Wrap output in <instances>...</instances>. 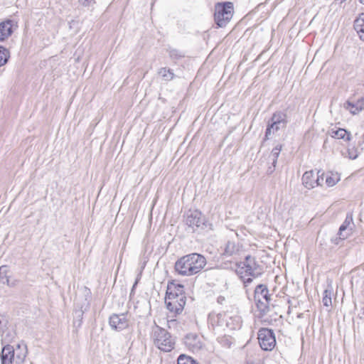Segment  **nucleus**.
I'll list each match as a JSON object with an SVG mask.
<instances>
[{
	"mask_svg": "<svg viewBox=\"0 0 364 364\" xmlns=\"http://www.w3.org/2000/svg\"><path fill=\"white\" fill-rule=\"evenodd\" d=\"M205 257L191 253L179 258L175 263V271L181 276L190 277L199 273L206 265Z\"/></svg>",
	"mask_w": 364,
	"mask_h": 364,
	"instance_id": "nucleus-1",
	"label": "nucleus"
},
{
	"mask_svg": "<svg viewBox=\"0 0 364 364\" xmlns=\"http://www.w3.org/2000/svg\"><path fill=\"white\" fill-rule=\"evenodd\" d=\"M269 290L264 284H259L255 289L254 299L259 311L256 315L258 319H262V316L269 311V304L270 301ZM261 323H269L267 319L261 320Z\"/></svg>",
	"mask_w": 364,
	"mask_h": 364,
	"instance_id": "nucleus-2",
	"label": "nucleus"
},
{
	"mask_svg": "<svg viewBox=\"0 0 364 364\" xmlns=\"http://www.w3.org/2000/svg\"><path fill=\"white\" fill-rule=\"evenodd\" d=\"M152 338L154 345L161 350L170 352L174 348L175 342L170 333L159 326L153 328Z\"/></svg>",
	"mask_w": 364,
	"mask_h": 364,
	"instance_id": "nucleus-3",
	"label": "nucleus"
},
{
	"mask_svg": "<svg viewBox=\"0 0 364 364\" xmlns=\"http://www.w3.org/2000/svg\"><path fill=\"white\" fill-rule=\"evenodd\" d=\"M233 15V4L231 2L218 3L215 6L214 18L218 27H225Z\"/></svg>",
	"mask_w": 364,
	"mask_h": 364,
	"instance_id": "nucleus-4",
	"label": "nucleus"
},
{
	"mask_svg": "<svg viewBox=\"0 0 364 364\" xmlns=\"http://www.w3.org/2000/svg\"><path fill=\"white\" fill-rule=\"evenodd\" d=\"M173 286H168L165 303L167 309L171 312L178 314L182 312L186 304V296L183 294H178V292H173Z\"/></svg>",
	"mask_w": 364,
	"mask_h": 364,
	"instance_id": "nucleus-5",
	"label": "nucleus"
},
{
	"mask_svg": "<svg viewBox=\"0 0 364 364\" xmlns=\"http://www.w3.org/2000/svg\"><path fill=\"white\" fill-rule=\"evenodd\" d=\"M257 339L263 350L270 351L276 346L275 334L272 329L261 328L257 333Z\"/></svg>",
	"mask_w": 364,
	"mask_h": 364,
	"instance_id": "nucleus-6",
	"label": "nucleus"
},
{
	"mask_svg": "<svg viewBox=\"0 0 364 364\" xmlns=\"http://www.w3.org/2000/svg\"><path fill=\"white\" fill-rule=\"evenodd\" d=\"M228 317H229V314L227 312H222L216 314H212L209 316V321L214 328L219 327L223 329L227 328L231 330L237 328V324L228 323Z\"/></svg>",
	"mask_w": 364,
	"mask_h": 364,
	"instance_id": "nucleus-7",
	"label": "nucleus"
},
{
	"mask_svg": "<svg viewBox=\"0 0 364 364\" xmlns=\"http://www.w3.org/2000/svg\"><path fill=\"white\" fill-rule=\"evenodd\" d=\"M186 224L194 232L205 225V220L201 212L194 210H189L186 214Z\"/></svg>",
	"mask_w": 364,
	"mask_h": 364,
	"instance_id": "nucleus-8",
	"label": "nucleus"
},
{
	"mask_svg": "<svg viewBox=\"0 0 364 364\" xmlns=\"http://www.w3.org/2000/svg\"><path fill=\"white\" fill-rule=\"evenodd\" d=\"M271 124L268 126L266 130V137L268 138L272 132H275L280 129L286 127L287 115L283 112H276L271 119Z\"/></svg>",
	"mask_w": 364,
	"mask_h": 364,
	"instance_id": "nucleus-9",
	"label": "nucleus"
},
{
	"mask_svg": "<svg viewBox=\"0 0 364 364\" xmlns=\"http://www.w3.org/2000/svg\"><path fill=\"white\" fill-rule=\"evenodd\" d=\"M250 258V256L247 255L245 257V262H241L236 264L235 272L243 282L245 287H247V284L250 282V266L247 263Z\"/></svg>",
	"mask_w": 364,
	"mask_h": 364,
	"instance_id": "nucleus-10",
	"label": "nucleus"
},
{
	"mask_svg": "<svg viewBox=\"0 0 364 364\" xmlns=\"http://www.w3.org/2000/svg\"><path fill=\"white\" fill-rule=\"evenodd\" d=\"M127 313L121 314H112L109 317V325L112 329L122 331L129 326V321L127 318Z\"/></svg>",
	"mask_w": 364,
	"mask_h": 364,
	"instance_id": "nucleus-11",
	"label": "nucleus"
},
{
	"mask_svg": "<svg viewBox=\"0 0 364 364\" xmlns=\"http://www.w3.org/2000/svg\"><path fill=\"white\" fill-rule=\"evenodd\" d=\"M319 171L315 173L314 171H306L302 176V183L304 186L308 189L314 188L315 186H320Z\"/></svg>",
	"mask_w": 364,
	"mask_h": 364,
	"instance_id": "nucleus-12",
	"label": "nucleus"
},
{
	"mask_svg": "<svg viewBox=\"0 0 364 364\" xmlns=\"http://www.w3.org/2000/svg\"><path fill=\"white\" fill-rule=\"evenodd\" d=\"M354 228L353 215L350 213L347 214L346 218L339 228V238L341 240L346 239L352 234Z\"/></svg>",
	"mask_w": 364,
	"mask_h": 364,
	"instance_id": "nucleus-13",
	"label": "nucleus"
},
{
	"mask_svg": "<svg viewBox=\"0 0 364 364\" xmlns=\"http://www.w3.org/2000/svg\"><path fill=\"white\" fill-rule=\"evenodd\" d=\"M184 343L187 348L193 352L199 351L203 347L200 337L195 333H189L185 337Z\"/></svg>",
	"mask_w": 364,
	"mask_h": 364,
	"instance_id": "nucleus-14",
	"label": "nucleus"
},
{
	"mask_svg": "<svg viewBox=\"0 0 364 364\" xmlns=\"http://www.w3.org/2000/svg\"><path fill=\"white\" fill-rule=\"evenodd\" d=\"M15 350L12 346H5L1 353V364H13L15 363Z\"/></svg>",
	"mask_w": 364,
	"mask_h": 364,
	"instance_id": "nucleus-15",
	"label": "nucleus"
},
{
	"mask_svg": "<svg viewBox=\"0 0 364 364\" xmlns=\"http://www.w3.org/2000/svg\"><path fill=\"white\" fill-rule=\"evenodd\" d=\"M344 108L348 110L352 114H357L364 109V97H362L357 100L355 103L347 101L344 105Z\"/></svg>",
	"mask_w": 364,
	"mask_h": 364,
	"instance_id": "nucleus-16",
	"label": "nucleus"
},
{
	"mask_svg": "<svg viewBox=\"0 0 364 364\" xmlns=\"http://www.w3.org/2000/svg\"><path fill=\"white\" fill-rule=\"evenodd\" d=\"M15 364H23L28 354L27 346L23 342L18 343L15 350Z\"/></svg>",
	"mask_w": 364,
	"mask_h": 364,
	"instance_id": "nucleus-17",
	"label": "nucleus"
},
{
	"mask_svg": "<svg viewBox=\"0 0 364 364\" xmlns=\"http://www.w3.org/2000/svg\"><path fill=\"white\" fill-rule=\"evenodd\" d=\"M12 33V21L11 20H6L0 23V41L8 38Z\"/></svg>",
	"mask_w": 364,
	"mask_h": 364,
	"instance_id": "nucleus-18",
	"label": "nucleus"
},
{
	"mask_svg": "<svg viewBox=\"0 0 364 364\" xmlns=\"http://www.w3.org/2000/svg\"><path fill=\"white\" fill-rule=\"evenodd\" d=\"M354 29L360 36V38L364 41V13H362L354 21Z\"/></svg>",
	"mask_w": 364,
	"mask_h": 364,
	"instance_id": "nucleus-19",
	"label": "nucleus"
},
{
	"mask_svg": "<svg viewBox=\"0 0 364 364\" xmlns=\"http://www.w3.org/2000/svg\"><path fill=\"white\" fill-rule=\"evenodd\" d=\"M282 144H277L272 150L269 159L272 161V164L274 168L276 166V164L277 161V159L279 156V154L282 151Z\"/></svg>",
	"mask_w": 364,
	"mask_h": 364,
	"instance_id": "nucleus-20",
	"label": "nucleus"
},
{
	"mask_svg": "<svg viewBox=\"0 0 364 364\" xmlns=\"http://www.w3.org/2000/svg\"><path fill=\"white\" fill-rule=\"evenodd\" d=\"M237 251V248L235 242H228L225 245L223 255L226 256H232Z\"/></svg>",
	"mask_w": 364,
	"mask_h": 364,
	"instance_id": "nucleus-21",
	"label": "nucleus"
},
{
	"mask_svg": "<svg viewBox=\"0 0 364 364\" xmlns=\"http://www.w3.org/2000/svg\"><path fill=\"white\" fill-rule=\"evenodd\" d=\"M159 74L162 77L163 80L168 81L173 78L174 73L172 70L166 68H162L159 70Z\"/></svg>",
	"mask_w": 364,
	"mask_h": 364,
	"instance_id": "nucleus-22",
	"label": "nucleus"
},
{
	"mask_svg": "<svg viewBox=\"0 0 364 364\" xmlns=\"http://www.w3.org/2000/svg\"><path fill=\"white\" fill-rule=\"evenodd\" d=\"M9 269L7 266L3 265L0 267V282L10 285L9 279L7 275Z\"/></svg>",
	"mask_w": 364,
	"mask_h": 364,
	"instance_id": "nucleus-23",
	"label": "nucleus"
},
{
	"mask_svg": "<svg viewBox=\"0 0 364 364\" xmlns=\"http://www.w3.org/2000/svg\"><path fill=\"white\" fill-rule=\"evenodd\" d=\"M9 58V52L7 49L0 46V67L4 65Z\"/></svg>",
	"mask_w": 364,
	"mask_h": 364,
	"instance_id": "nucleus-24",
	"label": "nucleus"
},
{
	"mask_svg": "<svg viewBox=\"0 0 364 364\" xmlns=\"http://www.w3.org/2000/svg\"><path fill=\"white\" fill-rule=\"evenodd\" d=\"M264 272V267L256 263L252 264V278L260 276Z\"/></svg>",
	"mask_w": 364,
	"mask_h": 364,
	"instance_id": "nucleus-25",
	"label": "nucleus"
},
{
	"mask_svg": "<svg viewBox=\"0 0 364 364\" xmlns=\"http://www.w3.org/2000/svg\"><path fill=\"white\" fill-rule=\"evenodd\" d=\"M337 139H344L346 141H350L352 139V135L350 132H348L345 129L338 128Z\"/></svg>",
	"mask_w": 364,
	"mask_h": 364,
	"instance_id": "nucleus-26",
	"label": "nucleus"
},
{
	"mask_svg": "<svg viewBox=\"0 0 364 364\" xmlns=\"http://www.w3.org/2000/svg\"><path fill=\"white\" fill-rule=\"evenodd\" d=\"M178 364H198L191 357L181 355L178 358Z\"/></svg>",
	"mask_w": 364,
	"mask_h": 364,
	"instance_id": "nucleus-27",
	"label": "nucleus"
},
{
	"mask_svg": "<svg viewBox=\"0 0 364 364\" xmlns=\"http://www.w3.org/2000/svg\"><path fill=\"white\" fill-rule=\"evenodd\" d=\"M331 295V292L330 291H328V289L324 290L323 293L322 302L325 306L328 307L331 306L332 301Z\"/></svg>",
	"mask_w": 364,
	"mask_h": 364,
	"instance_id": "nucleus-28",
	"label": "nucleus"
},
{
	"mask_svg": "<svg viewBox=\"0 0 364 364\" xmlns=\"http://www.w3.org/2000/svg\"><path fill=\"white\" fill-rule=\"evenodd\" d=\"M339 180L340 178L337 174H331L330 176L328 175L326 177V183L329 187L336 185Z\"/></svg>",
	"mask_w": 364,
	"mask_h": 364,
	"instance_id": "nucleus-29",
	"label": "nucleus"
},
{
	"mask_svg": "<svg viewBox=\"0 0 364 364\" xmlns=\"http://www.w3.org/2000/svg\"><path fill=\"white\" fill-rule=\"evenodd\" d=\"M358 151L355 147L347 149V156L350 159H355L358 157Z\"/></svg>",
	"mask_w": 364,
	"mask_h": 364,
	"instance_id": "nucleus-30",
	"label": "nucleus"
},
{
	"mask_svg": "<svg viewBox=\"0 0 364 364\" xmlns=\"http://www.w3.org/2000/svg\"><path fill=\"white\" fill-rule=\"evenodd\" d=\"M168 286H173V292H178V294H183V286L181 284H175L171 282Z\"/></svg>",
	"mask_w": 364,
	"mask_h": 364,
	"instance_id": "nucleus-31",
	"label": "nucleus"
},
{
	"mask_svg": "<svg viewBox=\"0 0 364 364\" xmlns=\"http://www.w3.org/2000/svg\"><path fill=\"white\" fill-rule=\"evenodd\" d=\"M169 55L170 57L173 59H178L183 56L177 50L175 49L171 50L169 51Z\"/></svg>",
	"mask_w": 364,
	"mask_h": 364,
	"instance_id": "nucleus-32",
	"label": "nucleus"
},
{
	"mask_svg": "<svg viewBox=\"0 0 364 364\" xmlns=\"http://www.w3.org/2000/svg\"><path fill=\"white\" fill-rule=\"evenodd\" d=\"M228 323H232L237 324V328L240 326V318L239 317H232L229 314V317H228Z\"/></svg>",
	"mask_w": 364,
	"mask_h": 364,
	"instance_id": "nucleus-33",
	"label": "nucleus"
},
{
	"mask_svg": "<svg viewBox=\"0 0 364 364\" xmlns=\"http://www.w3.org/2000/svg\"><path fill=\"white\" fill-rule=\"evenodd\" d=\"M95 0H79L80 4L85 6H88L91 5Z\"/></svg>",
	"mask_w": 364,
	"mask_h": 364,
	"instance_id": "nucleus-34",
	"label": "nucleus"
},
{
	"mask_svg": "<svg viewBox=\"0 0 364 364\" xmlns=\"http://www.w3.org/2000/svg\"><path fill=\"white\" fill-rule=\"evenodd\" d=\"M338 129L336 130H334L333 129H331V131H329V134L331 135V137L337 139L338 135Z\"/></svg>",
	"mask_w": 364,
	"mask_h": 364,
	"instance_id": "nucleus-35",
	"label": "nucleus"
},
{
	"mask_svg": "<svg viewBox=\"0 0 364 364\" xmlns=\"http://www.w3.org/2000/svg\"><path fill=\"white\" fill-rule=\"evenodd\" d=\"M87 306H88V303H87V304H86V305H85V306L84 309H83V307H84L83 306H82L80 307V308H81V314H83L84 311L87 310Z\"/></svg>",
	"mask_w": 364,
	"mask_h": 364,
	"instance_id": "nucleus-36",
	"label": "nucleus"
},
{
	"mask_svg": "<svg viewBox=\"0 0 364 364\" xmlns=\"http://www.w3.org/2000/svg\"><path fill=\"white\" fill-rule=\"evenodd\" d=\"M319 177H320V182H321V185L320 186H321L323 181V174L322 173L321 176H319Z\"/></svg>",
	"mask_w": 364,
	"mask_h": 364,
	"instance_id": "nucleus-37",
	"label": "nucleus"
},
{
	"mask_svg": "<svg viewBox=\"0 0 364 364\" xmlns=\"http://www.w3.org/2000/svg\"><path fill=\"white\" fill-rule=\"evenodd\" d=\"M358 2L363 5H364V0H358Z\"/></svg>",
	"mask_w": 364,
	"mask_h": 364,
	"instance_id": "nucleus-38",
	"label": "nucleus"
},
{
	"mask_svg": "<svg viewBox=\"0 0 364 364\" xmlns=\"http://www.w3.org/2000/svg\"><path fill=\"white\" fill-rule=\"evenodd\" d=\"M174 321H175V320H171V321H168V323H173V322H174Z\"/></svg>",
	"mask_w": 364,
	"mask_h": 364,
	"instance_id": "nucleus-39",
	"label": "nucleus"
},
{
	"mask_svg": "<svg viewBox=\"0 0 364 364\" xmlns=\"http://www.w3.org/2000/svg\"><path fill=\"white\" fill-rule=\"evenodd\" d=\"M218 300H220V301H222V300H224V298H222V299H220V298H218Z\"/></svg>",
	"mask_w": 364,
	"mask_h": 364,
	"instance_id": "nucleus-40",
	"label": "nucleus"
},
{
	"mask_svg": "<svg viewBox=\"0 0 364 364\" xmlns=\"http://www.w3.org/2000/svg\"><path fill=\"white\" fill-rule=\"evenodd\" d=\"M218 300H220V301H222V300H224V298H222V299H220V298H218Z\"/></svg>",
	"mask_w": 364,
	"mask_h": 364,
	"instance_id": "nucleus-41",
	"label": "nucleus"
},
{
	"mask_svg": "<svg viewBox=\"0 0 364 364\" xmlns=\"http://www.w3.org/2000/svg\"><path fill=\"white\" fill-rule=\"evenodd\" d=\"M218 300H220V301H222V300H224V298H222V299H220V298H218Z\"/></svg>",
	"mask_w": 364,
	"mask_h": 364,
	"instance_id": "nucleus-42",
	"label": "nucleus"
}]
</instances>
